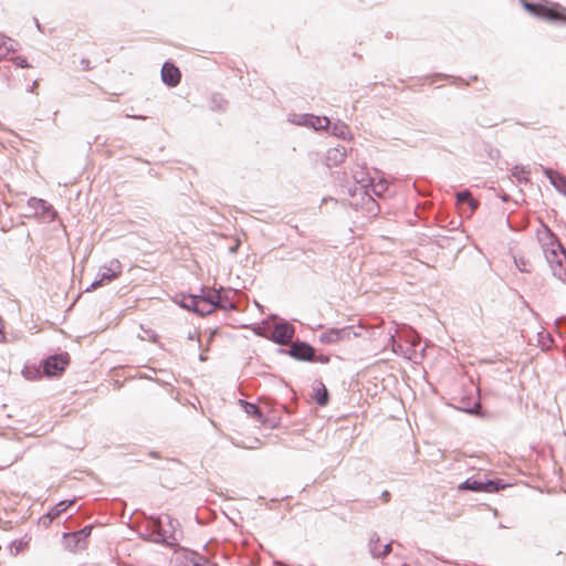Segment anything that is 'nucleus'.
Segmentation results:
<instances>
[{
	"label": "nucleus",
	"instance_id": "nucleus-51",
	"mask_svg": "<svg viewBox=\"0 0 566 566\" xmlns=\"http://www.w3.org/2000/svg\"><path fill=\"white\" fill-rule=\"evenodd\" d=\"M500 199L503 202H507V201H510L511 197L507 193H503V195L500 196Z\"/></svg>",
	"mask_w": 566,
	"mask_h": 566
},
{
	"label": "nucleus",
	"instance_id": "nucleus-39",
	"mask_svg": "<svg viewBox=\"0 0 566 566\" xmlns=\"http://www.w3.org/2000/svg\"><path fill=\"white\" fill-rule=\"evenodd\" d=\"M360 186L357 187V186H350V187H346V193L352 198V199H355L358 195H360Z\"/></svg>",
	"mask_w": 566,
	"mask_h": 566
},
{
	"label": "nucleus",
	"instance_id": "nucleus-2",
	"mask_svg": "<svg viewBox=\"0 0 566 566\" xmlns=\"http://www.w3.org/2000/svg\"><path fill=\"white\" fill-rule=\"evenodd\" d=\"M545 232L549 239L552 245L551 249H545V258L552 269L553 275L558 277L560 281L566 280V250L558 241L555 233L545 227Z\"/></svg>",
	"mask_w": 566,
	"mask_h": 566
},
{
	"label": "nucleus",
	"instance_id": "nucleus-61",
	"mask_svg": "<svg viewBox=\"0 0 566 566\" xmlns=\"http://www.w3.org/2000/svg\"><path fill=\"white\" fill-rule=\"evenodd\" d=\"M282 408H283L286 412H289V409H287V407H286V406H282Z\"/></svg>",
	"mask_w": 566,
	"mask_h": 566
},
{
	"label": "nucleus",
	"instance_id": "nucleus-44",
	"mask_svg": "<svg viewBox=\"0 0 566 566\" xmlns=\"http://www.w3.org/2000/svg\"><path fill=\"white\" fill-rule=\"evenodd\" d=\"M379 499L387 503V502L390 501L391 494H390L389 491L385 490V491L381 492Z\"/></svg>",
	"mask_w": 566,
	"mask_h": 566
},
{
	"label": "nucleus",
	"instance_id": "nucleus-41",
	"mask_svg": "<svg viewBox=\"0 0 566 566\" xmlns=\"http://www.w3.org/2000/svg\"><path fill=\"white\" fill-rule=\"evenodd\" d=\"M104 285L101 280L96 276V279L91 283V285L86 289V292L93 291L99 286Z\"/></svg>",
	"mask_w": 566,
	"mask_h": 566
},
{
	"label": "nucleus",
	"instance_id": "nucleus-24",
	"mask_svg": "<svg viewBox=\"0 0 566 566\" xmlns=\"http://www.w3.org/2000/svg\"><path fill=\"white\" fill-rule=\"evenodd\" d=\"M207 558L199 553L182 548L184 566H205Z\"/></svg>",
	"mask_w": 566,
	"mask_h": 566
},
{
	"label": "nucleus",
	"instance_id": "nucleus-52",
	"mask_svg": "<svg viewBox=\"0 0 566 566\" xmlns=\"http://www.w3.org/2000/svg\"><path fill=\"white\" fill-rule=\"evenodd\" d=\"M157 334H155L154 332H151V334H149V338L153 340V342H156L157 340Z\"/></svg>",
	"mask_w": 566,
	"mask_h": 566
},
{
	"label": "nucleus",
	"instance_id": "nucleus-47",
	"mask_svg": "<svg viewBox=\"0 0 566 566\" xmlns=\"http://www.w3.org/2000/svg\"><path fill=\"white\" fill-rule=\"evenodd\" d=\"M252 331L255 335L262 336L263 335V328L260 325H254L252 327Z\"/></svg>",
	"mask_w": 566,
	"mask_h": 566
},
{
	"label": "nucleus",
	"instance_id": "nucleus-30",
	"mask_svg": "<svg viewBox=\"0 0 566 566\" xmlns=\"http://www.w3.org/2000/svg\"><path fill=\"white\" fill-rule=\"evenodd\" d=\"M327 129L331 130L332 135L343 139H345L349 134L348 126L340 120H337V123H335L332 127L329 126Z\"/></svg>",
	"mask_w": 566,
	"mask_h": 566
},
{
	"label": "nucleus",
	"instance_id": "nucleus-42",
	"mask_svg": "<svg viewBox=\"0 0 566 566\" xmlns=\"http://www.w3.org/2000/svg\"><path fill=\"white\" fill-rule=\"evenodd\" d=\"M489 157L492 159V160H496L499 157H500V150L497 148H490L489 149Z\"/></svg>",
	"mask_w": 566,
	"mask_h": 566
},
{
	"label": "nucleus",
	"instance_id": "nucleus-12",
	"mask_svg": "<svg viewBox=\"0 0 566 566\" xmlns=\"http://www.w3.org/2000/svg\"><path fill=\"white\" fill-rule=\"evenodd\" d=\"M203 294H192V293H178L175 295L174 301L181 308L187 310L202 317L201 313V298Z\"/></svg>",
	"mask_w": 566,
	"mask_h": 566
},
{
	"label": "nucleus",
	"instance_id": "nucleus-17",
	"mask_svg": "<svg viewBox=\"0 0 566 566\" xmlns=\"http://www.w3.org/2000/svg\"><path fill=\"white\" fill-rule=\"evenodd\" d=\"M122 273V263L113 259L107 266H103L97 273V277L103 284L111 283Z\"/></svg>",
	"mask_w": 566,
	"mask_h": 566
},
{
	"label": "nucleus",
	"instance_id": "nucleus-21",
	"mask_svg": "<svg viewBox=\"0 0 566 566\" xmlns=\"http://www.w3.org/2000/svg\"><path fill=\"white\" fill-rule=\"evenodd\" d=\"M313 399L319 407H325L329 402V392L322 380H315L313 388Z\"/></svg>",
	"mask_w": 566,
	"mask_h": 566
},
{
	"label": "nucleus",
	"instance_id": "nucleus-4",
	"mask_svg": "<svg viewBox=\"0 0 566 566\" xmlns=\"http://www.w3.org/2000/svg\"><path fill=\"white\" fill-rule=\"evenodd\" d=\"M524 8L541 18L549 21H560L566 23V9L558 3L543 1L539 3L524 2Z\"/></svg>",
	"mask_w": 566,
	"mask_h": 566
},
{
	"label": "nucleus",
	"instance_id": "nucleus-13",
	"mask_svg": "<svg viewBox=\"0 0 566 566\" xmlns=\"http://www.w3.org/2000/svg\"><path fill=\"white\" fill-rule=\"evenodd\" d=\"M294 334L295 327L291 323L282 321L274 326L272 334L268 338L274 344L285 345L291 342Z\"/></svg>",
	"mask_w": 566,
	"mask_h": 566
},
{
	"label": "nucleus",
	"instance_id": "nucleus-36",
	"mask_svg": "<svg viewBox=\"0 0 566 566\" xmlns=\"http://www.w3.org/2000/svg\"><path fill=\"white\" fill-rule=\"evenodd\" d=\"M394 541H390L389 543L385 544L382 549L380 552L374 553V558L379 559L382 557H386L391 552Z\"/></svg>",
	"mask_w": 566,
	"mask_h": 566
},
{
	"label": "nucleus",
	"instance_id": "nucleus-10",
	"mask_svg": "<svg viewBox=\"0 0 566 566\" xmlns=\"http://www.w3.org/2000/svg\"><path fill=\"white\" fill-rule=\"evenodd\" d=\"M454 409L462 411L464 413L483 417L484 412L480 408V399L473 397L471 394L463 395L459 398H452V402L450 403Z\"/></svg>",
	"mask_w": 566,
	"mask_h": 566
},
{
	"label": "nucleus",
	"instance_id": "nucleus-14",
	"mask_svg": "<svg viewBox=\"0 0 566 566\" xmlns=\"http://www.w3.org/2000/svg\"><path fill=\"white\" fill-rule=\"evenodd\" d=\"M160 76L163 83L170 88L176 87L181 81V72L179 67L170 60L164 62L160 70Z\"/></svg>",
	"mask_w": 566,
	"mask_h": 566
},
{
	"label": "nucleus",
	"instance_id": "nucleus-20",
	"mask_svg": "<svg viewBox=\"0 0 566 566\" xmlns=\"http://www.w3.org/2000/svg\"><path fill=\"white\" fill-rule=\"evenodd\" d=\"M260 402L268 408V415H265V422L263 426H268L271 429H275L280 426L281 418L275 415V409L270 398H260Z\"/></svg>",
	"mask_w": 566,
	"mask_h": 566
},
{
	"label": "nucleus",
	"instance_id": "nucleus-33",
	"mask_svg": "<svg viewBox=\"0 0 566 566\" xmlns=\"http://www.w3.org/2000/svg\"><path fill=\"white\" fill-rule=\"evenodd\" d=\"M438 78H452V84L455 86H469L470 81L463 80L461 77H454L448 74L439 73L436 75Z\"/></svg>",
	"mask_w": 566,
	"mask_h": 566
},
{
	"label": "nucleus",
	"instance_id": "nucleus-27",
	"mask_svg": "<svg viewBox=\"0 0 566 566\" xmlns=\"http://www.w3.org/2000/svg\"><path fill=\"white\" fill-rule=\"evenodd\" d=\"M75 503V499L71 500H62L59 503H56L51 510L48 512L53 516L54 518L59 517L61 514L66 512L71 506H73Z\"/></svg>",
	"mask_w": 566,
	"mask_h": 566
},
{
	"label": "nucleus",
	"instance_id": "nucleus-56",
	"mask_svg": "<svg viewBox=\"0 0 566 566\" xmlns=\"http://www.w3.org/2000/svg\"><path fill=\"white\" fill-rule=\"evenodd\" d=\"M130 117H132V118H138V119H143V118H145L144 116H140V115H132Z\"/></svg>",
	"mask_w": 566,
	"mask_h": 566
},
{
	"label": "nucleus",
	"instance_id": "nucleus-48",
	"mask_svg": "<svg viewBox=\"0 0 566 566\" xmlns=\"http://www.w3.org/2000/svg\"><path fill=\"white\" fill-rule=\"evenodd\" d=\"M81 65L83 66L84 70H90L91 69L90 60L88 59H82L81 60Z\"/></svg>",
	"mask_w": 566,
	"mask_h": 566
},
{
	"label": "nucleus",
	"instance_id": "nucleus-32",
	"mask_svg": "<svg viewBox=\"0 0 566 566\" xmlns=\"http://www.w3.org/2000/svg\"><path fill=\"white\" fill-rule=\"evenodd\" d=\"M379 542H380V538L377 533H374L369 538L368 548H369V553L373 557H374V553L380 552Z\"/></svg>",
	"mask_w": 566,
	"mask_h": 566
},
{
	"label": "nucleus",
	"instance_id": "nucleus-45",
	"mask_svg": "<svg viewBox=\"0 0 566 566\" xmlns=\"http://www.w3.org/2000/svg\"><path fill=\"white\" fill-rule=\"evenodd\" d=\"M191 50L203 52V53H214V50L212 49H206L202 46H190Z\"/></svg>",
	"mask_w": 566,
	"mask_h": 566
},
{
	"label": "nucleus",
	"instance_id": "nucleus-58",
	"mask_svg": "<svg viewBox=\"0 0 566 566\" xmlns=\"http://www.w3.org/2000/svg\"><path fill=\"white\" fill-rule=\"evenodd\" d=\"M476 80H478V76H476V75H472V76L470 77V81H476Z\"/></svg>",
	"mask_w": 566,
	"mask_h": 566
},
{
	"label": "nucleus",
	"instance_id": "nucleus-9",
	"mask_svg": "<svg viewBox=\"0 0 566 566\" xmlns=\"http://www.w3.org/2000/svg\"><path fill=\"white\" fill-rule=\"evenodd\" d=\"M279 353L289 355L297 361L313 363L315 360V348L305 340L296 339L290 348H280Z\"/></svg>",
	"mask_w": 566,
	"mask_h": 566
},
{
	"label": "nucleus",
	"instance_id": "nucleus-8",
	"mask_svg": "<svg viewBox=\"0 0 566 566\" xmlns=\"http://www.w3.org/2000/svg\"><path fill=\"white\" fill-rule=\"evenodd\" d=\"M359 335L360 334L355 331L354 326L332 327L323 332L318 336V340L322 344L332 345L350 340L353 337H358Z\"/></svg>",
	"mask_w": 566,
	"mask_h": 566
},
{
	"label": "nucleus",
	"instance_id": "nucleus-18",
	"mask_svg": "<svg viewBox=\"0 0 566 566\" xmlns=\"http://www.w3.org/2000/svg\"><path fill=\"white\" fill-rule=\"evenodd\" d=\"M346 158V148L342 145L328 148L325 156V161L328 167H336L342 164Z\"/></svg>",
	"mask_w": 566,
	"mask_h": 566
},
{
	"label": "nucleus",
	"instance_id": "nucleus-54",
	"mask_svg": "<svg viewBox=\"0 0 566 566\" xmlns=\"http://www.w3.org/2000/svg\"><path fill=\"white\" fill-rule=\"evenodd\" d=\"M199 359H200L201 361H206V360H207V356H206V355H203V354H200V355H199Z\"/></svg>",
	"mask_w": 566,
	"mask_h": 566
},
{
	"label": "nucleus",
	"instance_id": "nucleus-59",
	"mask_svg": "<svg viewBox=\"0 0 566 566\" xmlns=\"http://www.w3.org/2000/svg\"><path fill=\"white\" fill-rule=\"evenodd\" d=\"M36 85H38V81L35 80V81L32 83L31 88L33 90Z\"/></svg>",
	"mask_w": 566,
	"mask_h": 566
},
{
	"label": "nucleus",
	"instance_id": "nucleus-38",
	"mask_svg": "<svg viewBox=\"0 0 566 566\" xmlns=\"http://www.w3.org/2000/svg\"><path fill=\"white\" fill-rule=\"evenodd\" d=\"M53 520L54 517L51 516L49 512H46L39 518V523L44 527H49L52 524Z\"/></svg>",
	"mask_w": 566,
	"mask_h": 566
},
{
	"label": "nucleus",
	"instance_id": "nucleus-16",
	"mask_svg": "<svg viewBox=\"0 0 566 566\" xmlns=\"http://www.w3.org/2000/svg\"><path fill=\"white\" fill-rule=\"evenodd\" d=\"M541 170L549 180V184L563 196L566 197V177L559 171L539 165Z\"/></svg>",
	"mask_w": 566,
	"mask_h": 566
},
{
	"label": "nucleus",
	"instance_id": "nucleus-46",
	"mask_svg": "<svg viewBox=\"0 0 566 566\" xmlns=\"http://www.w3.org/2000/svg\"><path fill=\"white\" fill-rule=\"evenodd\" d=\"M142 537L146 541L154 542L151 538L156 537V535L151 531H147Z\"/></svg>",
	"mask_w": 566,
	"mask_h": 566
},
{
	"label": "nucleus",
	"instance_id": "nucleus-6",
	"mask_svg": "<svg viewBox=\"0 0 566 566\" xmlns=\"http://www.w3.org/2000/svg\"><path fill=\"white\" fill-rule=\"evenodd\" d=\"M363 181V179L359 181L361 202H358V200H350L348 205L356 211L363 210L368 217H376L380 211L379 205L369 191L370 182L364 184Z\"/></svg>",
	"mask_w": 566,
	"mask_h": 566
},
{
	"label": "nucleus",
	"instance_id": "nucleus-55",
	"mask_svg": "<svg viewBox=\"0 0 566 566\" xmlns=\"http://www.w3.org/2000/svg\"><path fill=\"white\" fill-rule=\"evenodd\" d=\"M328 200H333V198H332V197H325V198H323L322 203H325V202H327Z\"/></svg>",
	"mask_w": 566,
	"mask_h": 566
},
{
	"label": "nucleus",
	"instance_id": "nucleus-37",
	"mask_svg": "<svg viewBox=\"0 0 566 566\" xmlns=\"http://www.w3.org/2000/svg\"><path fill=\"white\" fill-rule=\"evenodd\" d=\"M12 62L17 67L25 69L30 66L27 57L23 55H15L12 57Z\"/></svg>",
	"mask_w": 566,
	"mask_h": 566
},
{
	"label": "nucleus",
	"instance_id": "nucleus-29",
	"mask_svg": "<svg viewBox=\"0 0 566 566\" xmlns=\"http://www.w3.org/2000/svg\"><path fill=\"white\" fill-rule=\"evenodd\" d=\"M158 515H149L147 517V531H151L156 536H159L161 531L165 530V523H159Z\"/></svg>",
	"mask_w": 566,
	"mask_h": 566
},
{
	"label": "nucleus",
	"instance_id": "nucleus-62",
	"mask_svg": "<svg viewBox=\"0 0 566 566\" xmlns=\"http://www.w3.org/2000/svg\"><path fill=\"white\" fill-rule=\"evenodd\" d=\"M499 527H500V528H504V527H505V525H503L502 523H500V524H499Z\"/></svg>",
	"mask_w": 566,
	"mask_h": 566
},
{
	"label": "nucleus",
	"instance_id": "nucleus-43",
	"mask_svg": "<svg viewBox=\"0 0 566 566\" xmlns=\"http://www.w3.org/2000/svg\"><path fill=\"white\" fill-rule=\"evenodd\" d=\"M376 506H377L376 500H368L363 503V507H365V509H374Z\"/></svg>",
	"mask_w": 566,
	"mask_h": 566
},
{
	"label": "nucleus",
	"instance_id": "nucleus-50",
	"mask_svg": "<svg viewBox=\"0 0 566 566\" xmlns=\"http://www.w3.org/2000/svg\"><path fill=\"white\" fill-rule=\"evenodd\" d=\"M239 245H240V242H238L237 244H234L233 247H230L229 248V252L230 253H237L238 249H239Z\"/></svg>",
	"mask_w": 566,
	"mask_h": 566
},
{
	"label": "nucleus",
	"instance_id": "nucleus-22",
	"mask_svg": "<svg viewBox=\"0 0 566 566\" xmlns=\"http://www.w3.org/2000/svg\"><path fill=\"white\" fill-rule=\"evenodd\" d=\"M239 403L247 415L253 417L260 423L265 422V415L256 403L243 399H239Z\"/></svg>",
	"mask_w": 566,
	"mask_h": 566
},
{
	"label": "nucleus",
	"instance_id": "nucleus-5",
	"mask_svg": "<svg viewBox=\"0 0 566 566\" xmlns=\"http://www.w3.org/2000/svg\"><path fill=\"white\" fill-rule=\"evenodd\" d=\"M93 527V524H88L78 531L63 533V547L73 553L85 549L87 547V541L92 534Z\"/></svg>",
	"mask_w": 566,
	"mask_h": 566
},
{
	"label": "nucleus",
	"instance_id": "nucleus-19",
	"mask_svg": "<svg viewBox=\"0 0 566 566\" xmlns=\"http://www.w3.org/2000/svg\"><path fill=\"white\" fill-rule=\"evenodd\" d=\"M510 483L504 480L494 478L490 479L486 474H482V492L483 493H495L510 486Z\"/></svg>",
	"mask_w": 566,
	"mask_h": 566
},
{
	"label": "nucleus",
	"instance_id": "nucleus-60",
	"mask_svg": "<svg viewBox=\"0 0 566 566\" xmlns=\"http://www.w3.org/2000/svg\"><path fill=\"white\" fill-rule=\"evenodd\" d=\"M188 339H193V334L192 333H189Z\"/></svg>",
	"mask_w": 566,
	"mask_h": 566
},
{
	"label": "nucleus",
	"instance_id": "nucleus-26",
	"mask_svg": "<svg viewBox=\"0 0 566 566\" xmlns=\"http://www.w3.org/2000/svg\"><path fill=\"white\" fill-rule=\"evenodd\" d=\"M455 199L458 203H468L472 210H475L479 207V201L472 197V193L468 189L458 191Z\"/></svg>",
	"mask_w": 566,
	"mask_h": 566
},
{
	"label": "nucleus",
	"instance_id": "nucleus-28",
	"mask_svg": "<svg viewBox=\"0 0 566 566\" xmlns=\"http://www.w3.org/2000/svg\"><path fill=\"white\" fill-rule=\"evenodd\" d=\"M228 101L220 93H213L210 97V109L213 112H224Z\"/></svg>",
	"mask_w": 566,
	"mask_h": 566
},
{
	"label": "nucleus",
	"instance_id": "nucleus-7",
	"mask_svg": "<svg viewBox=\"0 0 566 566\" xmlns=\"http://www.w3.org/2000/svg\"><path fill=\"white\" fill-rule=\"evenodd\" d=\"M157 520H159V523H165V530L161 531L159 536L151 538L154 543L169 547L178 546V539L175 537V533L179 526L178 520L171 517L169 514H159Z\"/></svg>",
	"mask_w": 566,
	"mask_h": 566
},
{
	"label": "nucleus",
	"instance_id": "nucleus-25",
	"mask_svg": "<svg viewBox=\"0 0 566 566\" xmlns=\"http://www.w3.org/2000/svg\"><path fill=\"white\" fill-rule=\"evenodd\" d=\"M369 182H370V186H369L370 193L378 198L384 197L385 192L388 189V182L382 178H380L378 180V182H374V179L369 178L366 184H369Z\"/></svg>",
	"mask_w": 566,
	"mask_h": 566
},
{
	"label": "nucleus",
	"instance_id": "nucleus-35",
	"mask_svg": "<svg viewBox=\"0 0 566 566\" xmlns=\"http://www.w3.org/2000/svg\"><path fill=\"white\" fill-rule=\"evenodd\" d=\"M514 263L518 271L528 273L531 270L528 269V262L523 256H514Z\"/></svg>",
	"mask_w": 566,
	"mask_h": 566
},
{
	"label": "nucleus",
	"instance_id": "nucleus-23",
	"mask_svg": "<svg viewBox=\"0 0 566 566\" xmlns=\"http://www.w3.org/2000/svg\"><path fill=\"white\" fill-rule=\"evenodd\" d=\"M458 491L482 492V474H475L467 478L458 485Z\"/></svg>",
	"mask_w": 566,
	"mask_h": 566
},
{
	"label": "nucleus",
	"instance_id": "nucleus-63",
	"mask_svg": "<svg viewBox=\"0 0 566 566\" xmlns=\"http://www.w3.org/2000/svg\"><path fill=\"white\" fill-rule=\"evenodd\" d=\"M401 566H409L408 564H402Z\"/></svg>",
	"mask_w": 566,
	"mask_h": 566
},
{
	"label": "nucleus",
	"instance_id": "nucleus-40",
	"mask_svg": "<svg viewBox=\"0 0 566 566\" xmlns=\"http://www.w3.org/2000/svg\"><path fill=\"white\" fill-rule=\"evenodd\" d=\"M314 361H318L321 364H328L331 361V356L326 354H319L317 356L315 355Z\"/></svg>",
	"mask_w": 566,
	"mask_h": 566
},
{
	"label": "nucleus",
	"instance_id": "nucleus-3",
	"mask_svg": "<svg viewBox=\"0 0 566 566\" xmlns=\"http://www.w3.org/2000/svg\"><path fill=\"white\" fill-rule=\"evenodd\" d=\"M200 292L203 294L201 298L202 317L210 315L217 310H223L226 312L235 310V304L224 287L220 286L219 289L207 292L206 287L201 286Z\"/></svg>",
	"mask_w": 566,
	"mask_h": 566
},
{
	"label": "nucleus",
	"instance_id": "nucleus-57",
	"mask_svg": "<svg viewBox=\"0 0 566 566\" xmlns=\"http://www.w3.org/2000/svg\"><path fill=\"white\" fill-rule=\"evenodd\" d=\"M354 200H358V202H361V195H358Z\"/></svg>",
	"mask_w": 566,
	"mask_h": 566
},
{
	"label": "nucleus",
	"instance_id": "nucleus-1",
	"mask_svg": "<svg viewBox=\"0 0 566 566\" xmlns=\"http://www.w3.org/2000/svg\"><path fill=\"white\" fill-rule=\"evenodd\" d=\"M71 357L67 352H60L43 357L39 364L25 363L21 374L27 380L35 381L43 377L59 378L70 365Z\"/></svg>",
	"mask_w": 566,
	"mask_h": 566
},
{
	"label": "nucleus",
	"instance_id": "nucleus-15",
	"mask_svg": "<svg viewBox=\"0 0 566 566\" xmlns=\"http://www.w3.org/2000/svg\"><path fill=\"white\" fill-rule=\"evenodd\" d=\"M28 208L33 211L34 216L46 217L50 220H53L56 214V211L54 210L52 205H50L44 199L36 197H31L28 200Z\"/></svg>",
	"mask_w": 566,
	"mask_h": 566
},
{
	"label": "nucleus",
	"instance_id": "nucleus-31",
	"mask_svg": "<svg viewBox=\"0 0 566 566\" xmlns=\"http://www.w3.org/2000/svg\"><path fill=\"white\" fill-rule=\"evenodd\" d=\"M6 38H0V61L4 59L11 51H14L13 44H10V46L4 42ZM8 40L12 41V38H7Z\"/></svg>",
	"mask_w": 566,
	"mask_h": 566
},
{
	"label": "nucleus",
	"instance_id": "nucleus-11",
	"mask_svg": "<svg viewBox=\"0 0 566 566\" xmlns=\"http://www.w3.org/2000/svg\"><path fill=\"white\" fill-rule=\"evenodd\" d=\"M290 122L297 126L313 128L316 132L328 128L331 124L328 117L314 114H293Z\"/></svg>",
	"mask_w": 566,
	"mask_h": 566
},
{
	"label": "nucleus",
	"instance_id": "nucleus-53",
	"mask_svg": "<svg viewBox=\"0 0 566 566\" xmlns=\"http://www.w3.org/2000/svg\"><path fill=\"white\" fill-rule=\"evenodd\" d=\"M205 566H218V565L216 563H212L209 559H207Z\"/></svg>",
	"mask_w": 566,
	"mask_h": 566
},
{
	"label": "nucleus",
	"instance_id": "nucleus-49",
	"mask_svg": "<svg viewBox=\"0 0 566 566\" xmlns=\"http://www.w3.org/2000/svg\"><path fill=\"white\" fill-rule=\"evenodd\" d=\"M0 335H1V338L3 339L4 338V325H3V319L1 316H0Z\"/></svg>",
	"mask_w": 566,
	"mask_h": 566
},
{
	"label": "nucleus",
	"instance_id": "nucleus-34",
	"mask_svg": "<svg viewBox=\"0 0 566 566\" xmlns=\"http://www.w3.org/2000/svg\"><path fill=\"white\" fill-rule=\"evenodd\" d=\"M520 172L525 174V172H527V171L525 170V167L520 166V165H515V166L513 167V169H512V176H513V177H515L520 184H522V182H525V184H526V182H528V178H526V177H520V176H518V175H520Z\"/></svg>",
	"mask_w": 566,
	"mask_h": 566
}]
</instances>
